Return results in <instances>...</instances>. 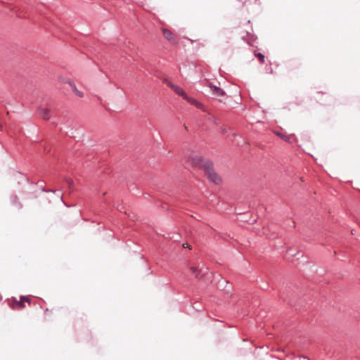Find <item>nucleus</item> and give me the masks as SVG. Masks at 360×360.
Instances as JSON below:
<instances>
[{"label":"nucleus","instance_id":"nucleus-1","mask_svg":"<svg viewBox=\"0 0 360 360\" xmlns=\"http://www.w3.org/2000/svg\"><path fill=\"white\" fill-rule=\"evenodd\" d=\"M203 170L208 180L215 184H219L221 182V176L214 171L212 163L206 162L203 164Z\"/></svg>","mask_w":360,"mask_h":360},{"label":"nucleus","instance_id":"nucleus-2","mask_svg":"<svg viewBox=\"0 0 360 360\" xmlns=\"http://www.w3.org/2000/svg\"><path fill=\"white\" fill-rule=\"evenodd\" d=\"M162 31L165 38L167 39L172 44H178L176 36L171 30L162 28Z\"/></svg>","mask_w":360,"mask_h":360},{"label":"nucleus","instance_id":"nucleus-9","mask_svg":"<svg viewBox=\"0 0 360 360\" xmlns=\"http://www.w3.org/2000/svg\"><path fill=\"white\" fill-rule=\"evenodd\" d=\"M190 270L196 278H201L202 277L201 274L202 271L201 269H198V267L191 266L190 267Z\"/></svg>","mask_w":360,"mask_h":360},{"label":"nucleus","instance_id":"nucleus-3","mask_svg":"<svg viewBox=\"0 0 360 360\" xmlns=\"http://www.w3.org/2000/svg\"><path fill=\"white\" fill-rule=\"evenodd\" d=\"M188 162L190 164L195 167H200L203 169V164L207 160H203L198 155H193L188 158Z\"/></svg>","mask_w":360,"mask_h":360},{"label":"nucleus","instance_id":"nucleus-12","mask_svg":"<svg viewBox=\"0 0 360 360\" xmlns=\"http://www.w3.org/2000/svg\"><path fill=\"white\" fill-rule=\"evenodd\" d=\"M257 57L258 58V59L259 60V61H260L261 63H264V58H265V57H264V56L262 53H258L257 54Z\"/></svg>","mask_w":360,"mask_h":360},{"label":"nucleus","instance_id":"nucleus-13","mask_svg":"<svg viewBox=\"0 0 360 360\" xmlns=\"http://www.w3.org/2000/svg\"><path fill=\"white\" fill-rule=\"evenodd\" d=\"M182 246L184 248H187L188 249H191V246L190 245H188V243H184Z\"/></svg>","mask_w":360,"mask_h":360},{"label":"nucleus","instance_id":"nucleus-11","mask_svg":"<svg viewBox=\"0 0 360 360\" xmlns=\"http://www.w3.org/2000/svg\"><path fill=\"white\" fill-rule=\"evenodd\" d=\"M275 134L279 136L281 139L284 140L285 141L290 142V137L286 135H284L278 131H275Z\"/></svg>","mask_w":360,"mask_h":360},{"label":"nucleus","instance_id":"nucleus-6","mask_svg":"<svg viewBox=\"0 0 360 360\" xmlns=\"http://www.w3.org/2000/svg\"><path fill=\"white\" fill-rule=\"evenodd\" d=\"M30 302L29 298L22 297L20 301H14L11 305L13 309L20 310L24 307V302Z\"/></svg>","mask_w":360,"mask_h":360},{"label":"nucleus","instance_id":"nucleus-5","mask_svg":"<svg viewBox=\"0 0 360 360\" xmlns=\"http://www.w3.org/2000/svg\"><path fill=\"white\" fill-rule=\"evenodd\" d=\"M39 113L41 117H42L44 120H48L51 117V110L47 108H39Z\"/></svg>","mask_w":360,"mask_h":360},{"label":"nucleus","instance_id":"nucleus-8","mask_svg":"<svg viewBox=\"0 0 360 360\" xmlns=\"http://www.w3.org/2000/svg\"><path fill=\"white\" fill-rule=\"evenodd\" d=\"M68 83L70 86L71 89L75 96H78L79 98H82L84 96V94L77 88L74 82L68 81Z\"/></svg>","mask_w":360,"mask_h":360},{"label":"nucleus","instance_id":"nucleus-4","mask_svg":"<svg viewBox=\"0 0 360 360\" xmlns=\"http://www.w3.org/2000/svg\"><path fill=\"white\" fill-rule=\"evenodd\" d=\"M210 87L212 90V94L219 98V101H222V98L225 96V92L221 88L210 84Z\"/></svg>","mask_w":360,"mask_h":360},{"label":"nucleus","instance_id":"nucleus-14","mask_svg":"<svg viewBox=\"0 0 360 360\" xmlns=\"http://www.w3.org/2000/svg\"><path fill=\"white\" fill-rule=\"evenodd\" d=\"M300 360H308V359L307 358H305V357H302V358L300 359Z\"/></svg>","mask_w":360,"mask_h":360},{"label":"nucleus","instance_id":"nucleus-7","mask_svg":"<svg viewBox=\"0 0 360 360\" xmlns=\"http://www.w3.org/2000/svg\"><path fill=\"white\" fill-rule=\"evenodd\" d=\"M169 87H170L172 89H173V90H174V91L176 94H178V95H179V96H182L184 99L187 98V96H188L186 95V94L185 93V91H184L181 88V87H179V86H176V85H174V84H172V83H169Z\"/></svg>","mask_w":360,"mask_h":360},{"label":"nucleus","instance_id":"nucleus-10","mask_svg":"<svg viewBox=\"0 0 360 360\" xmlns=\"http://www.w3.org/2000/svg\"><path fill=\"white\" fill-rule=\"evenodd\" d=\"M185 100H186L191 104L194 105L198 108H202V104L200 103V102H198V101H196L195 99L193 98L187 96V98H186Z\"/></svg>","mask_w":360,"mask_h":360}]
</instances>
